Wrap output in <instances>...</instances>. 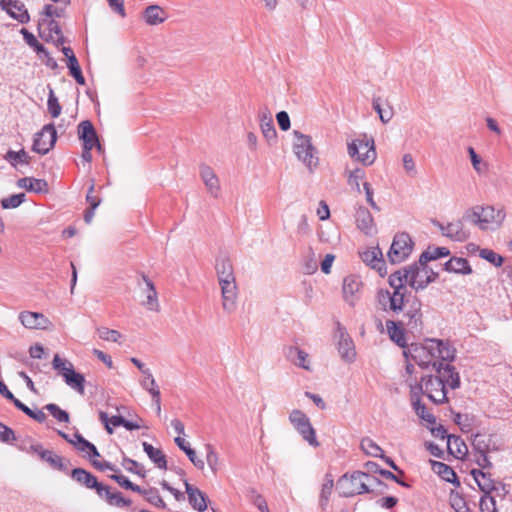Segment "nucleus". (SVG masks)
Listing matches in <instances>:
<instances>
[{
  "instance_id": "31",
  "label": "nucleus",
  "mask_w": 512,
  "mask_h": 512,
  "mask_svg": "<svg viewBox=\"0 0 512 512\" xmlns=\"http://www.w3.org/2000/svg\"><path fill=\"white\" fill-rule=\"evenodd\" d=\"M361 259L364 263L378 271L384 266L383 253L379 247H371L361 253Z\"/></svg>"
},
{
  "instance_id": "39",
  "label": "nucleus",
  "mask_w": 512,
  "mask_h": 512,
  "mask_svg": "<svg viewBox=\"0 0 512 512\" xmlns=\"http://www.w3.org/2000/svg\"><path fill=\"white\" fill-rule=\"evenodd\" d=\"M450 251L446 247H429L420 255L421 263H428L429 261L436 260L441 257H446Z\"/></svg>"
},
{
  "instance_id": "46",
  "label": "nucleus",
  "mask_w": 512,
  "mask_h": 512,
  "mask_svg": "<svg viewBox=\"0 0 512 512\" xmlns=\"http://www.w3.org/2000/svg\"><path fill=\"white\" fill-rule=\"evenodd\" d=\"M206 449V462L213 472V474H216L219 469V456L218 453L215 451L214 447L211 444L205 445Z\"/></svg>"
},
{
  "instance_id": "22",
  "label": "nucleus",
  "mask_w": 512,
  "mask_h": 512,
  "mask_svg": "<svg viewBox=\"0 0 512 512\" xmlns=\"http://www.w3.org/2000/svg\"><path fill=\"white\" fill-rule=\"evenodd\" d=\"M1 8L6 11L12 18L21 23L29 20V15L23 3L19 0H0Z\"/></svg>"
},
{
  "instance_id": "55",
  "label": "nucleus",
  "mask_w": 512,
  "mask_h": 512,
  "mask_svg": "<svg viewBox=\"0 0 512 512\" xmlns=\"http://www.w3.org/2000/svg\"><path fill=\"white\" fill-rule=\"evenodd\" d=\"M67 67L70 70V74L74 77L76 82L80 85L85 84V78L82 75L78 60L76 57H73L70 59L69 62H67Z\"/></svg>"
},
{
  "instance_id": "8",
  "label": "nucleus",
  "mask_w": 512,
  "mask_h": 512,
  "mask_svg": "<svg viewBox=\"0 0 512 512\" xmlns=\"http://www.w3.org/2000/svg\"><path fill=\"white\" fill-rule=\"evenodd\" d=\"M347 152L351 158L357 157V160H375L377 156L374 140L365 134L348 140Z\"/></svg>"
},
{
  "instance_id": "7",
  "label": "nucleus",
  "mask_w": 512,
  "mask_h": 512,
  "mask_svg": "<svg viewBox=\"0 0 512 512\" xmlns=\"http://www.w3.org/2000/svg\"><path fill=\"white\" fill-rule=\"evenodd\" d=\"M78 134L83 141V160H91L95 156H102V147L91 122L82 121L78 126Z\"/></svg>"
},
{
  "instance_id": "25",
  "label": "nucleus",
  "mask_w": 512,
  "mask_h": 512,
  "mask_svg": "<svg viewBox=\"0 0 512 512\" xmlns=\"http://www.w3.org/2000/svg\"><path fill=\"white\" fill-rule=\"evenodd\" d=\"M412 359L422 368H428L430 364L433 366L434 352L431 347L414 346L409 349Z\"/></svg>"
},
{
  "instance_id": "34",
  "label": "nucleus",
  "mask_w": 512,
  "mask_h": 512,
  "mask_svg": "<svg viewBox=\"0 0 512 512\" xmlns=\"http://www.w3.org/2000/svg\"><path fill=\"white\" fill-rule=\"evenodd\" d=\"M432 469L443 480L454 484L456 487L460 486V481H459L455 471L449 465H447L443 462L433 461Z\"/></svg>"
},
{
  "instance_id": "9",
  "label": "nucleus",
  "mask_w": 512,
  "mask_h": 512,
  "mask_svg": "<svg viewBox=\"0 0 512 512\" xmlns=\"http://www.w3.org/2000/svg\"><path fill=\"white\" fill-rule=\"evenodd\" d=\"M413 241L406 232L397 233L392 241L387 257L392 264L405 261L413 250Z\"/></svg>"
},
{
  "instance_id": "45",
  "label": "nucleus",
  "mask_w": 512,
  "mask_h": 512,
  "mask_svg": "<svg viewBox=\"0 0 512 512\" xmlns=\"http://www.w3.org/2000/svg\"><path fill=\"white\" fill-rule=\"evenodd\" d=\"M361 449L370 456L383 457V450L372 439L364 438L361 441Z\"/></svg>"
},
{
  "instance_id": "6",
  "label": "nucleus",
  "mask_w": 512,
  "mask_h": 512,
  "mask_svg": "<svg viewBox=\"0 0 512 512\" xmlns=\"http://www.w3.org/2000/svg\"><path fill=\"white\" fill-rule=\"evenodd\" d=\"M52 367L57 371L58 375L63 377L67 386L80 395L85 394V377L83 374L75 371L73 364L69 360L61 358L56 354L52 360Z\"/></svg>"
},
{
  "instance_id": "60",
  "label": "nucleus",
  "mask_w": 512,
  "mask_h": 512,
  "mask_svg": "<svg viewBox=\"0 0 512 512\" xmlns=\"http://www.w3.org/2000/svg\"><path fill=\"white\" fill-rule=\"evenodd\" d=\"M143 379L140 380L141 387L149 393L151 387H157L156 381L151 371H144Z\"/></svg>"
},
{
  "instance_id": "52",
  "label": "nucleus",
  "mask_w": 512,
  "mask_h": 512,
  "mask_svg": "<svg viewBox=\"0 0 512 512\" xmlns=\"http://www.w3.org/2000/svg\"><path fill=\"white\" fill-rule=\"evenodd\" d=\"M122 466L129 472L137 474L138 476L144 478L146 476V472L141 464L137 461L130 459L128 457H124L122 461Z\"/></svg>"
},
{
  "instance_id": "32",
  "label": "nucleus",
  "mask_w": 512,
  "mask_h": 512,
  "mask_svg": "<svg viewBox=\"0 0 512 512\" xmlns=\"http://www.w3.org/2000/svg\"><path fill=\"white\" fill-rule=\"evenodd\" d=\"M431 342V350L432 352H437L438 357L442 361L452 362L455 359V349L452 348L448 343H445L442 340L432 339Z\"/></svg>"
},
{
  "instance_id": "10",
  "label": "nucleus",
  "mask_w": 512,
  "mask_h": 512,
  "mask_svg": "<svg viewBox=\"0 0 512 512\" xmlns=\"http://www.w3.org/2000/svg\"><path fill=\"white\" fill-rule=\"evenodd\" d=\"M289 420L305 441H307L313 447L319 446L315 429L311 425L310 419L304 412L298 409L292 410L289 415Z\"/></svg>"
},
{
  "instance_id": "27",
  "label": "nucleus",
  "mask_w": 512,
  "mask_h": 512,
  "mask_svg": "<svg viewBox=\"0 0 512 512\" xmlns=\"http://www.w3.org/2000/svg\"><path fill=\"white\" fill-rule=\"evenodd\" d=\"M404 324L394 320L386 321V329L390 339L395 342L399 347L405 348L407 346V340L403 329Z\"/></svg>"
},
{
  "instance_id": "15",
  "label": "nucleus",
  "mask_w": 512,
  "mask_h": 512,
  "mask_svg": "<svg viewBox=\"0 0 512 512\" xmlns=\"http://www.w3.org/2000/svg\"><path fill=\"white\" fill-rule=\"evenodd\" d=\"M433 369L437 373L436 377L442 380L445 387L449 386L453 390L460 387V376L454 366L449 363L444 364L443 362L434 361Z\"/></svg>"
},
{
  "instance_id": "3",
  "label": "nucleus",
  "mask_w": 512,
  "mask_h": 512,
  "mask_svg": "<svg viewBox=\"0 0 512 512\" xmlns=\"http://www.w3.org/2000/svg\"><path fill=\"white\" fill-rule=\"evenodd\" d=\"M393 274L401 277L404 286L408 284L415 291L424 290L438 278V273L434 272L427 263H421L420 259L411 265L393 272Z\"/></svg>"
},
{
  "instance_id": "23",
  "label": "nucleus",
  "mask_w": 512,
  "mask_h": 512,
  "mask_svg": "<svg viewBox=\"0 0 512 512\" xmlns=\"http://www.w3.org/2000/svg\"><path fill=\"white\" fill-rule=\"evenodd\" d=\"M201 178L207 188V191L214 198L220 194V183L215 172L207 165H202L200 169Z\"/></svg>"
},
{
  "instance_id": "30",
  "label": "nucleus",
  "mask_w": 512,
  "mask_h": 512,
  "mask_svg": "<svg viewBox=\"0 0 512 512\" xmlns=\"http://www.w3.org/2000/svg\"><path fill=\"white\" fill-rule=\"evenodd\" d=\"M445 229L447 232H444V236L453 241L464 242L469 238V232L465 229L462 220L448 223Z\"/></svg>"
},
{
  "instance_id": "14",
  "label": "nucleus",
  "mask_w": 512,
  "mask_h": 512,
  "mask_svg": "<svg viewBox=\"0 0 512 512\" xmlns=\"http://www.w3.org/2000/svg\"><path fill=\"white\" fill-rule=\"evenodd\" d=\"M422 303L420 299L414 297L409 301L407 310L401 321L411 332H419L422 329Z\"/></svg>"
},
{
  "instance_id": "58",
  "label": "nucleus",
  "mask_w": 512,
  "mask_h": 512,
  "mask_svg": "<svg viewBox=\"0 0 512 512\" xmlns=\"http://www.w3.org/2000/svg\"><path fill=\"white\" fill-rule=\"evenodd\" d=\"M25 41L31 46L34 47L37 53H45L44 47L38 42L35 36L29 33L27 30H22Z\"/></svg>"
},
{
  "instance_id": "21",
  "label": "nucleus",
  "mask_w": 512,
  "mask_h": 512,
  "mask_svg": "<svg viewBox=\"0 0 512 512\" xmlns=\"http://www.w3.org/2000/svg\"><path fill=\"white\" fill-rule=\"evenodd\" d=\"M142 279L145 283V288L142 292L146 298V300L142 301V305L149 311L159 312L160 304L158 301V293L153 282L145 274H142Z\"/></svg>"
},
{
  "instance_id": "47",
  "label": "nucleus",
  "mask_w": 512,
  "mask_h": 512,
  "mask_svg": "<svg viewBox=\"0 0 512 512\" xmlns=\"http://www.w3.org/2000/svg\"><path fill=\"white\" fill-rule=\"evenodd\" d=\"M449 501L451 507L456 512H469L465 499L458 492L452 490L449 496Z\"/></svg>"
},
{
  "instance_id": "38",
  "label": "nucleus",
  "mask_w": 512,
  "mask_h": 512,
  "mask_svg": "<svg viewBox=\"0 0 512 512\" xmlns=\"http://www.w3.org/2000/svg\"><path fill=\"white\" fill-rule=\"evenodd\" d=\"M447 448L449 453L456 458H463L468 452V448L461 437L455 435L448 437Z\"/></svg>"
},
{
  "instance_id": "64",
  "label": "nucleus",
  "mask_w": 512,
  "mask_h": 512,
  "mask_svg": "<svg viewBox=\"0 0 512 512\" xmlns=\"http://www.w3.org/2000/svg\"><path fill=\"white\" fill-rule=\"evenodd\" d=\"M185 454L187 455V457L189 458V460L192 462V464L198 468V469H203L204 468V461L200 458L197 457L196 455V452L195 450H193L192 448H189Z\"/></svg>"
},
{
  "instance_id": "42",
  "label": "nucleus",
  "mask_w": 512,
  "mask_h": 512,
  "mask_svg": "<svg viewBox=\"0 0 512 512\" xmlns=\"http://www.w3.org/2000/svg\"><path fill=\"white\" fill-rule=\"evenodd\" d=\"M472 447L477 454L488 453L490 450V438L483 434L477 433L474 435L472 440Z\"/></svg>"
},
{
  "instance_id": "50",
  "label": "nucleus",
  "mask_w": 512,
  "mask_h": 512,
  "mask_svg": "<svg viewBox=\"0 0 512 512\" xmlns=\"http://www.w3.org/2000/svg\"><path fill=\"white\" fill-rule=\"evenodd\" d=\"M413 409L415 410L416 414L423 420H425L428 423H435L436 419L434 415L431 413H428L426 410L425 405L421 402L420 398H417L412 403Z\"/></svg>"
},
{
  "instance_id": "2",
  "label": "nucleus",
  "mask_w": 512,
  "mask_h": 512,
  "mask_svg": "<svg viewBox=\"0 0 512 512\" xmlns=\"http://www.w3.org/2000/svg\"><path fill=\"white\" fill-rule=\"evenodd\" d=\"M388 283L393 289H379L376 294V302L381 310L399 314L404 309L406 286L402 284L401 277L393 273L388 278Z\"/></svg>"
},
{
  "instance_id": "59",
  "label": "nucleus",
  "mask_w": 512,
  "mask_h": 512,
  "mask_svg": "<svg viewBox=\"0 0 512 512\" xmlns=\"http://www.w3.org/2000/svg\"><path fill=\"white\" fill-rule=\"evenodd\" d=\"M14 440H16L14 431L6 425L0 423V441L9 443Z\"/></svg>"
},
{
  "instance_id": "43",
  "label": "nucleus",
  "mask_w": 512,
  "mask_h": 512,
  "mask_svg": "<svg viewBox=\"0 0 512 512\" xmlns=\"http://www.w3.org/2000/svg\"><path fill=\"white\" fill-rule=\"evenodd\" d=\"M144 498L148 503L157 508H166V504L160 496L159 491L154 487H149L146 489L144 492Z\"/></svg>"
},
{
  "instance_id": "19",
  "label": "nucleus",
  "mask_w": 512,
  "mask_h": 512,
  "mask_svg": "<svg viewBox=\"0 0 512 512\" xmlns=\"http://www.w3.org/2000/svg\"><path fill=\"white\" fill-rule=\"evenodd\" d=\"M71 477L79 484L88 489H95L97 494L105 490L104 484L98 482L97 478L83 468H75L71 472Z\"/></svg>"
},
{
  "instance_id": "13",
  "label": "nucleus",
  "mask_w": 512,
  "mask_h": 512,
  "mask_svg": "<svg viewBox=\"0 0 512 512\" xmlns=\"http://www.w3.org/2000/svg\"><path fill=\"white\" fill-rule=\"evenodd\" d=\"M424 394L434 403L443 404L448 401L447 391L441 379L436 376H427L422 378Z\"/></svg>"
},
{
  "instance_id": "28",
  "label": "nucleus",
  "mask_w": 512,
  "mask_h": 512,
  "mask_svg": "<svg viewBox=\"0 0 512 512\" xmlns=\"http://www.w3.org/2000/svg\"><path fill=\"white\" fill-rule=\"evenodd\" d=\"M285 357L294 365L301 367L305 370H310L308 354L294 346H289L284 350Z\"/></svg>"
},
{
  "instance_id": "53",
  "label": "nucleus",
  "mask_w": 512,
  "mask_h": 512,
  "mask_svg": "<svg viewBox=\"0 0 512 512\" xmlns=\"http://www.w3.org/2000/svg\"><path fill=\"white\" fill-rule=\"evenodd\" d=\"M479 256L483 259H485L486 261L490 262L491 264H493L495 267H500L502 266L503 262H504V258L497 254L496 252H494L493 250L491 249H482L479 253Z\"/></svg>"
},
{
  "instance_id": "5",
  "label": "nucleus",
  "mask_w": 512,
  "mask_h": 512,
  "mask_svg": "<svg viewBox=\"0 0 512 512\" xmlns=\"http://www.w3.org/2000/svg\"><path fill=\"white\" fill-rule=\"evenodd\" d=\"M373 483L386 486L380 479L366 472L354 471L351 475H343L338 481V486L340 495L348 498L354 495L369 493V486Z\"/></svg>"
},
{
  "instance_id": "51",
  "label": "nucleus",
  "mask_w": 512,
  "mask_h": 512,
  "mask_svg": "<svg viewBox=\"0 0 512 512\" xmlns=\"http://www.w3.org/2000/svg\"><path fill=\"white\" fill-rule=\"evenodd\" d=\"M365 467L367 468V471L370 473H377L383 476L386 479L392 480V481H398V476L395 475L393 472L389 470L382 469L377 463L375 462H367L365 464Z\"/></svg>"
},
{
  "instance_id": "29",
  "label": "nucleus",
  "mask_w": 512,
  "mask_h": 512,
  "mask_svg": "<svg viewBox=\"0 0 512 512\" xmlns=\"http://www.w3.org/2000/svg\"><path fill=\"white\" fill-rule=\"evenodd\" d=\"M167 17L166 11L158 5H150L143 12V19L150 26L162 24Z\"/></svg>"
},
{
  "instance_id": "20",
  "label": "nucleus",
  "mask_w": 512,
  "mask_h": 512,
  "mask_svg": "<svg viewBox=\"0 0 512 512\" xmlns=\"http://www.w3.org/2000/svg\"><path fill=\"white\" fill-rule=\"evenodd\" d=\"M362 286V282L360 281L358 276L349 275L346 276L343 280V297L344 300L350 305L354 306L357 300V294L359 293Z\"/></svg>"
},
{
  "instance_id": "61",
  "label": "nucleus",
  "mask_w": 512,
  "mask_h": 512,
  "mask_svg": "<svg viewBox=\"0 0 512 512\" xmlns=\"http://www.w3.org/2000/svg\"><path fill=\"white\" fill-rule=\"evenodd\" d=\"M471 418L468 414L457 413L454 417V422L461 426V430L467 432L470 429Z\"/></svg>"
},
{
  "instance_id": "4",
  "label": "nucleus",
  "mask_w": 512,
  "mask_h": 512,
  "mask_svg": "<svg viewBox=\"0 0 512 512\" xmlns=\"http://www.w3.org/2000/svg\"><path fill=\"white\" fill-rule=\"evenodd\" d=\"M505 216L502 208L475 206L464 213L463 220L477 225L481 230H494L501 226Z\"/></svg>"
},
{
  "instance_id": "44",
  "label": "nucleus",
  "mask_w": 512,
  "mask_h": 512,
  "mask_svg": "<svg viewBox=\"0 0 512 512\" xmlns=\"http://www.w3.org/2000/svg\"><path fill=\"white\" fill-rule=\"evenodd\" d=\"M334 482L332 479H327L321 489L320 498H319V506L324 511L328 505L330 496L332 494Z\"/></svg>"
},
{
  "instance_id": "35",
  "label": "nucleus",
  "mask_w": 512,
  "mask_h": 512,
  "mask_svg": "<svg viewBox=\"0 0 512 512\" xmlns=\"http://www.w3.org/2000/svg\"><path fill=\"white\" fill-rule=\"evenodd\" d=\"M104 488L105 490L101 491V494H98V496L105 499L109 505L116 507L131 505L132 501L124 498L120 492L111 491V488L107 485H104Z\"/></svg>"
},
{
  "instance_id": "62",
  "label": "nucleus",
  "mask_w": 512,
  "mask_h": 512,
  "mask_svg": "<svg viewBox=\"0 0 512 512\" xmlns=\"http://www.w3.org/2000/svg\"><path fill=\"white\" fill-rule=\"evenodd\" d=\"M81 452H88L90 457H99L100 454L94 444L88 440L82 441V444L76 448Z\"/></svg>"
},
{
  "instance_id": "40",
  "label": "nucleus",
  "mask_w": 512,
  "mask_h": 512,
  "mask_svg": "<svg viewBox=\"0 0 512 512\" xmlns=\"http://www.w3.org/2000/svg\"><path fill=\"white\" fill-rule=\"evenodd\" d=\"M42 460L46 461L50 464V466L59 471H66L67 464L64 462L63 458L51 450H46L42 453Z\"/></svg>"
},
{
  "instance_id": "1",
  "label": "nucleus",
  "mask_w": 512,
  "mask_h": 512,
  "mask_svg": "<svg viewBox=\"0 0 512 512\" xmlns=\"http://www.w3.org/2000/svg\"><path fill=\"white\" fill-rule=\"evenodd\" d=\"M215 269L221 288L222 308L231 314L237 307L238 289L230 259L226 256L218 257Z\"/></svg>"
},
{
  "instance_id": "49",
  "label": "nucleus",
  "mask_w": 512,
  "mask_h": 512,
  "mask_svg": "<svg viewBox=\"0 0 512 512\" xmlns=\"http://www.w3.org/2000/svg\"><path fill=\"white\" fill-rule=\"evenodd\" d=\"M26 199L24 193L14 194L1 200L3 209H13L19 207Z\"/></svg>"
},
{
  "instance_id": "37",
  "label": "nucleus",
  "mask_w": 512,
  "mask_h": 512,
  "mask_svg": "<svg viewBox=\"0 0 512 512\" xmlns=\"http://www.w3.org/2000/svg\"><path fill=\"white\" fill-rule=\"evenodd\" d=\"M142 446L147 456L159 469H167L166 456L160 449L153 447L147 442H143Z\"/></svg>"
},
{
  "instance_id": "57",
  "label": "nucleus",
  "mask_w": 512,
  "mask_h": 512,
  "mask_svg": "<svg viewBox=\"0 0 512 512\" xmlns=\"http://www.w3.org/2000/svg\"><path fill=\"white\" fill-rule=\"evenodd\" d=\"M477 485L479 489L484 493L483 496H488L492 491L499 490L494 481L490 478V475H488L486 479H483V481L478 482Z\"/></svg>"
},
{
  "instance_id": "11",
  "label": "nucleus",
  "mask_w": 512,
  "mask_h": 512,
  "mask_svg": "<svg viewBox=\"0 0 512 512\" xmlns=\"http://www.w3.org/2000/svg\"><path fill=\"white\" fill-rule=\"evenodd\" d=\"M293 137V153L298 160H312L314 158L318 159V150L313 145L311 136L294 130Z\"/></svg>"
},
{
  "instance_id": "56",
  "label": "nucleus",
  "mask_w": 512,
  "mask_h": 512,
  "mask_svg": "<svg viewBox=\"0 0 512 512\" xmlns=\"http://www.w3.org/2000/svg\"><path fill=\"white\" fill-rule=\"evenodd\" d=\"M99 337L105 341L118 342L122 337L121 333L114 329L101 327L98 329Z\"/></svg>"
},
{
  "instance_id": "41",
  "label": "nucleus",
  "mask_w": 512,
  "mask_h": 512,
  "mask_svg": "<svg viewBox=\"0 0 512 512\" xmlns=\"http://www.w3.org/2000/svg\"><path fill=\"white\" fill-rule=\"evenodd\" d=\"M345 173L347 174V181L348 184L354 188L358 193L361 192L360 189V181H362L365 178V171L363 168H355L353 170H345Z\"/></svg>"
},
{
  "instance_id": "48",
  "label": "nucleus",
  "mask_w": 512,
  "mask_h": 512,
  "mask_svg": "<svg viewBox=\"0 0 512 512\" xmlns=\"http://www.w3.org/2000/svg\"><path fill=\"white\" fill-rule=\"evenodd\" d=\"M44 409H46L59 422L68 423L70 421L69 414L54 403L46 404Z\"/></svg>"
},
{
  "instance_id": "63",
  "label": "nucleus",
  "mask_w": 512,
  "mask_h": 512,
  "mask_svg": "<svg viewBox=\"0 0 512 512\" xmlns=\"http://www.w3.org/2000/svg\"><path fill=\"white\" fill-rule=\"evenodd\" d=\"M276 120L281 130L287 131L290 129V118L287 112L280 111L276 115Z\"/></svg>"
},
{
  "instance_id": "33",
  "label": "nucleus",
  "mask_w": 512,
  "mask_h": 512,
  "mask_svg": "<svg viewBox=\"0 0 512 512\" xmlns=\"http://www.w3.org/2000/svg\"><path fill=\"white\" fill-rule=\"evenodd\" d=\"M19 188L26 189L29 192L46 193L48 192V183L44 179H35L32 177H23L17 181Z\"/></svg>"
},
{
  "instance_id": "12",
  "label": "nucleus",
  "mask_w": 512,
  "mask_h": 512,
  "mask_svg": "<svg viewBox=\"0 0 512 512\" xmlns=\"http://www.w3.org/2000/svg\"><path fill=\"white\" fill-rule=\"evenodd\" d=\"M335 338L337 339V349L342 360L347 363H353L356 359L355 345L346 328L339 321L335 324Z\"/></svg>"
},
{
  "instance_id": "36",
  "label": "nucleus",
  "mask_w": 512,
  "mask_h": 512,
  "mask_svg": "<svg viewBox=\"0 0 512 512\" xmlns=\"http://www.w3.org/2000/svg\"><path fill=\"white\" fill-rule=\"evenodd\" d=\"M444 268L448 272H454L462 275H468L472 273V268L469 262L465 258L453 257L444 264Z\"/></svg>"
},
{
  "instance_id": "16",
  "label": "nucleus",
  "mask_w": 512,
  "mask_h": 512,
  "mask_svg": "<svg viewBox=\"0 0 512 512\" xmlns=\"http://www.w3.org/2000/svg\"><path fill=\"white\" fill-rule=\"evenodd\" d=\"M56 142V130L53 124H47L36 134L33 144V150L37 153L46 154Z\"/></svg>"
},
{
  "instance_id": "54",
  "label": "nucleus",
  "mask_w": 512,
  "mask_h": 512,
  "mask_svg": "<svg viewBox=\"0 0 512 512\" xmlns=\"http://www.w3.org/2000/svg\"><path fill=\"white\" fill-rule=\"evenodd\" d=\"M47 107L53 118H57L61 114V105L59 104L52 88H49Z\"/></svg>"
},
{
  "instance_id": "26",
  "label": "nucleus",
  "mask_w": 512,
  "mask_h": 512,
  "mask_svg": "<svg viewBox=\"0 0 512 512\" xmlns=\"http://www.w3.org/2000/svg\"><path fill=\"white\" fill-rule=\"evenodd\" d=\"M357 227L366 235H372L375 232V224L373 217L368 209L359 207L356 211Z\"/></svg>"
},
{
  "instance_id": "18",
  "label": "nucleus",
  "mask_w": 512,
  "mask_h": 512,
  "mask_svg": "<svg viewBox=\"0 0 512 512\" xmlns=\"http://www.w3.org/2000/svg\"><path fill=\"white\" fill-rule=\"evenodd\" d=\"M22 325L28 329H48L51 322L40 312L24 311L19 315Z\"/></svg>"
},
{
  "instance_id": "17",
  "label": "nucleus",
  "mask_w": 512,
  "mask_h": 512,
  "mask_svg": "<svg viewBox=\"0 0 512 512\" xmlns=\"http://www.w3.org/2000/svg\"><path fill=\"white\" fill-rule=\"evenodd\" d=\"M260 123V129L263 137L266 139L269 145H273L277 142V131L275 129L271 112L265 108L258 114Z\"/></svg>"
},
{
  "instance_id": "24",
  "label": "nucleus",
  "mask_w": 512,
  "mask_h": 512,
  "mask_svg": "<svg viewBox=\"0 0 512 512\" xmlns=\"http://www.w3.org/2000/svg\"><path fill=\"white\" fill-rule=\"evenodd\" d=\"M184 485L190 505L195 510H203L207 508L206 495L197 487L190 484L187 480H184Z\"/></svg>"
}]
</instances>
